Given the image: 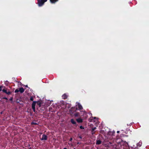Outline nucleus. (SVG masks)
I'll return each mask as SVG.
<instances>
[{
	"label": "nucleus",
	"instance_id": "obj_1",
	"mask_svg": "<svg viewBox=\"0 0 149 149\" xmlns=\"http://www.w3.org/2000/svg\"><path fill=\"white\" fill-rule=\"evenodd\" d=\"M37 104L39 106V107H40L41 106V104H42V102L41 101H39L37 102L36 101H34L33 102V103L32 104V108L33 110V111H34L35 112V106L36 104Z\"/></svg>",
	"mask_w": 149,
	"mask_h": 149
},
{
	"label": "nucleus",
	"instance_id": "obj_2",
	"mask_svg": "<svg viewBox=\"0 0 149 149\" xmlns=\"http://www.w3.org/2000/svg\"><path fill=\"white\" fill-rule=\"evenodd\" d=\"M47 0H39L38 1V4L39 6H41L44 2H46Z\"/></svg>",
	"mask_w": 149,
	"mask_h": 149
},
{
	"label": "nucleus",
	"instance_id": "obj_3",
	"mask_svg": "<svg viewBox=\"0 0 149 149\" xmlns=\"http://www.w3.org/2000/svg\"><path fill=\"white\" fill-rule=\"evenodd\" d=\"M47 139V136L46 135H42V137L41 139V140H45Z\"/></svg>",
	"mask_w": 149,
	"mask_h": 149
},
{
	"label": "nucleus",
	"instance_id": "obj_4",
	"mask_svg": "<svg viewBox=\"0 0 149 149\" xmlns=\"http://www.w3.org/2000/svg\"><path fill=\"white\" fill-rule=\"evenodd\" d=\"M76 106L77 107H78V108L80 109H82V107L81 105L79 103L77 104Z\"/></svg>",
	"mask_w": 149,
	"mask_h": 149
},
{
	"label": "nucleus",
	"instance_id": "obj_5",
	"mask_svg": "<svg viewBox=\"0 0 149 149\" xmlns=\"http://www.w3.org/2000/svg\"><path fill=\"white\" fill-rule=\"evenodd\" d=\"M19 91L21 93H22L24 91V89L22 88H19Z\"/></svg>",
	"mask_w": 149,
	"mask_h": 149
},
{
	"label": "nucleus",
	"instance_id": "obj_6",
	"mask_svg": "<svg viewBox=\"0 0 149 149\" xmlns=\"http://www.w3.org/2000/svg\"><path fill=\"white\" fill-rule=\"evenodd\" d=\"M71 122L72 124H73L75 125L76 124V122L73 119H71Z\"/></svg>",
	"mask_w": 149,
	"mask_h": 149
},
{
	"label": "nucleus",
	"instance_id": "obj_7",
	"mask_svg": "<svg viewBox=\"0 0 149 149\" xmlns=\"http://www.w3.org/2000/svg\"><path fill=\"white\" fill-rule=\"evenodd\" d=\"M51 2L52 3H54L58 1V0H50Z\"/></svg>",
	"mask_w": 149,
	"mask_h": 149
},
{
	"label": "nucleus",
	"instance_id": "obj_8",
	"mask_svg": "<svg viewBox=\"0 0 149 149\" xmlns=\"http://www.w3.org/2000/svg\"><path fill=\"white\" fill-rule=\"evenodd\" d=\"M77 121L78 122L81 123L82 122V120L81 119L79 118L77 119Z\"/></svg>",
	"mask_w": 149,
	"mask_h": 149
},
{
	"label": "nucleus",
	"instance_id": "obj_9",
	"mask_svg": "<svg viewBox=\"0 0 149 149\" xmlns=\"http://www.w3.org/2000/svg\"><path fill=\"white\" fill-rule=\"evenodd\" d=\"M101 141L100 140H98L97 141L96 143L97 144H100L101 143Z\"/></svg>",
	"mask_w": 149,
	"mask_h": 149
},
{
	"label": "nucleus",
	"instance_id": "obj_10",
	"mask_svg": "<svg viewBox=\"0 0 149 149\" xmlns=\"http://www.w3.org/2000/svg\"><path fill=\"white\" fill-rule=\"evenodd\" d=\"M2 91L3 92L5 93H6L7 91L5 89H3Z\"/></svg>",
	"mask_w": 149,
	"mask_h": 149
},
{
	"label": "nucleus",
	"instance_id": "obj_11",
	"mask_svg": "<svg viewBox=\"0 0 149 149\" xmlns=\"http://www.w3.org/2000/svg\"><path fill=\"white\" fill-rule=\"evenodd\" d=\"M10 93L11 92L10 91H7V92L6 94H7L8 95H10Z\"/></svg>",
	"mask_w": 149,
	"mask_h": 149
},
{
	"label": "nucleus",
	"instance_id": "obj_12",
	"mask_svg": "<svg viewBox=\"0 0 149 149\" xmlns=\"http://www.w3.org/2000/svg\"><path fill=\"white\" fill-rule=\"evenodd\" d=\"M19 90H18V89H16L15 91V93H17L18 92H19Z\"/></svg>",
	"mask_w": 149,
	"mask_h": 149
},
{
	"label": "nucleus",
	"instance_id": "obj_13",
	"mask_svg": "<svg viewBox=\"0 0 149 149\" xmlns=\"http://www.w3.org/2000/svg\"><path fill=\"white\" fill-rule=\"evenodd\" d=\"M3 87L2 86H1L0 87V91H1L2 90V88Z\"/></svg>",
	"mask_w": 149,
	"mask_h": 149
},
{
	"label": "nucleus",
	"instance_id": "obj_14",
	"mask_svg": "<svg viewBox=\"0 0 149 149\" xmlns=\"http://www.w3.org/2000/svg\"><path fill=\"white\" fill-rule=\"evenodd\" d=\"M31 100L32 101L33 100V98L32 97H31L30 98Z\"/></svg>",
	"mask_w": 149,
	"mask_h": 149
},
{
	"label": "nucleus",
	"instance_id": "obj_15",
	"mask_svg": "<svg viewBox=\"0 0 149 149\" xmlns=\"http://www.w3.org/2000/svg\"><path fill=\"white\" fill-rule=\"evenodd\" d=\"M80 128L81 129H83V127H82V126H80Z\"/></svg>",
	"mask_w": 149,
	"mask_h": 149
},
{
	"label": "nucleus",
	"instance_id": "obj_16",
	"mask_svg": "<svg viewBox=\"0 0 149 149\" xmlns=\"http://www.w3.org/2000/svg\"><path fill=\"white\" fill-rule=\"evenodd\" d=\"M72 140V138H71L70 139V141H71Z\"/></svg>",
	"mask_w": 149,
	"mask_h": 149
},
{
	"label": "nucleus",
	"instance_id": "obj_17",
	"mask_svg": "<svg viewBox=\"0 0 149 149\" xmlns=\"http://www.w3.org/2000/svg\"><path fill=\"white\" fill-rule=\"evenodd\" d=\"M119 131H118L117 132V133H119Z\"/></svg>",
	"mask_w": 149,
	"mask_h": 149
},
{
	"label": "nucleus",
	"instance_id": "obj_18",
	"mask_svg": "<svg viewBox=\"0 0 149 149\" xmlns=\"http://www.w3.org/2000/svg\"><path fill=\"white\" fill-rule=\"evenodd\" d=\"M32 123V124H36V123Z\"/></svg>",
	"mask_w": 149,
	"mask_h": 149
},
{
	"label": "nucleus",
	"instance_id": "obj_19",
	"mask_svg": "<svg viewBox=\"0 0 149 149\" xmlns=\"http://www.w3.org/2000/svg\"><path fill=\"white\" fill-rule=\"evenodd\" d=\"M95 129V128H94V129H93V130H94Z\"/></svg>",
	"mask_w": 149,
	"mask_h": 149
},
{
	"label": "nucleus",
	"instance_id": "obj_20",
	"mask_svg": "<svg viewBox=\"0 0 149 149\" xmlns=\"http://www.w3.org/2000/svg\"><path fill=\"white\" fill-rule=\"evenodd\" d=\"M94 118V119H95V118H96V117H95Z\"/></svg>",
	"mask_w": 149,
	"mask_h": 149
},
{
	"label": "nucleus",
	"instance_id": "obj_21",
	"mask_svg": "<svg viewBox=\"0 0 149 149\" xmlns=\"http://www.w3.org/2000/svg\"><path fill=\"white\" fill-rule=\"evenodd\" d=\"M64 149H67L66 148H64Z\"/></svg>",
	"mask_w": 149,
	"mask_h": 149
}]
</instances>
